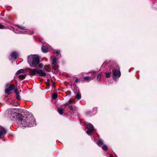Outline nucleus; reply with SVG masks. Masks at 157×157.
<instances>
[{
	"mask_svg": "<svg viewBox=\"0 0 157 157\" xmlns=\"http://www.w3.org/2000/svg\"><path fill=\"white\" fill-rule=\"evenodd\" d=\"M17 122L19 125L24 127H32L36 124L35 120L32 115L18 117Z\"/></svg>",
	"mask_w": 157,
	"mask_h": 157,
	"instance_id": "obj_1",
	"label": "nucleus"
},
{
	"mask_svg": "<svg viewBox=\"0 0 157 157\" xmlns=\"http://www.w3.org/2000/svg\"><path fill=\"white\" fill-rule=\"evenodd\" d=\"M28 62L29 66L33 67H36L40 62L39 56L36 55H30L28 56Z\"/></svg>",
	"mask_w": 157,
	"mask_h": 157,
	"instance_id": "obj_2",
	"label": "nucleus"
},
{
	"mask_svg": "<svg viewBox=\"0 0 157 157\" xmlns=\"http://www.w3.org/2000/svg\"><path fill=\"white\" fill-rule=\"evenodd\" d=\"M113 78L115 81H117V78L120 77L121 73L120 69L118 66L114 67L112 70Z\"/></svg>",
	"mask_w": 157,
	"mask_h": 157,
	"instance_id": "obj_3",
	"label": "nucleus"
},
{
	"mask_svg": "<svg viewBox=\"0 0 157 157\" xmlns=\"http://www.w3.org/2000/svg\"><path fill=\"white\" fill-rule=\"evenodd\" d=\"M17 29L15 31V32L17 33H20L22 32H25V33L31 34L32 32L30 30L25 29V27L21 26L20 25H17Z\"/></svg>",
	"mask_w": 157,
	"mask_h": 157,
	"instance_id": "obj_4",
	"label": "nucleus"
},
{
	"mask_svg": "<svg viewBox=\"0 0 157 157\" xmlns=\"http://www.w3.org/2000/svg\"><path fill=\"white\" fill-rule=\"evenodd\" d=\"M85 125L87 129L86 132L89 135H90L93 132H95V130L94 127L91 123H86Z\"/></svg>",
	"mask_w": 157,
	"mask_h": 157,
	"instance_id": "obj_5",
	"label": "nucleus"
},
{
	"mask_svg": "<svg viewBox=\"0 0 157 157\" xmlns=\"http://www.w3.org/2000/svg\"><path fill=\"white\" fill-rule=\"evenodd\" d=\"M15 85L14 84L10 85L8 88H6L5 90V92L8 94H10V92L14 89L15 88Z\"/></svg>",
	"mask_w": 157,
	"mask_h": 157,
	"instance_id": "obj_6",
	"label": "nucleus"
},
{
	"mask_svg": "<svg viewBox=\"0 0 157 157\" xmlns=\"http://www.w3.org/2000/svg\"><path fill=\"white\" fill-rule=\"evenodd\" d=\"M28 69L29 71V74L31 75H34L36 74H37L38 70L36 69H32L31 68H28Z\"/></svg>",
	"mask_w": 157,
	"mask_h": 157,
	"instance_id": "obj_7",
	"label": "nucleus"
},
{
	"mask_svg": "<svg viewBox=\"0 0 157 157\" xmlns=\"http://www.w3.org/2000/svg\"><path fill=\"white\" fill-rule=\"evenodd\" d=\"M52 61V68L53 69L55 70V66L56 64L57 63L56 58L54 57L51 56V57Z\"/></svg>",
	"mask_w": 157,
	"mask_h": 157,
	"instance_id": "obj_8",
	"label": "nucleus"
},
{
	"mask_svg": "<svg viewBox=\"0 0 157 157\" xmlns=\"http://www.w3.org/2000/svg\"><path fill=\"white\" fill-rule=\"evenodd\" d=\"M6 129L0 125V139L6 133Z\"/></svg>",
	"mask_w": 157,
	"mask_h": 157,
	"instance_id": "obj_9",
	"label": "nucleus"
},
{
	"mask_svg": "<svg viewBox=\"0 0 157 157\" xmlns=\"http://www.w3.org/2000/svg\"><path fill=\"white\" fill-rule=\"evenodd\" d=\"M14 92L16 94V97L17 98V99L20 100L21 97L19 95V92H21V90H20V92H19L18 90L17 89V88H16L14 89Z\"/></svg>",
	"mask_w": 157,
	"mask_h": 157,
	"instance_id": "obj_10",
	"label": "nucleus"
},
{
	"mask_svg": "<svg viewBox=\"0 0 157 157\" xmlns=\"http://www.w3.org/2000/svg\"><path fill=\"white\" fill-rule=\"evenodd\" d=\"M37 74L40 76H45L46 75V73L41 69L38 70Z\"/></svg>",
	"mask_w": 157,
	"mask_h": 157,
	"instance_id": "obj_11",
	"label": "nucleus"
},
{
	"mask_svg": "<svg viewBox=\"0 0 157 157\" xmlns=\"http://www.w3.org/2000/svg\"><path fill=\"white\" fill-rule=\"evenodd\" d=\"M18 56V54L16 52H13L11 54V57L12 59H16Z\"/></svg>",
	"mask_w": 157,
	"mask_h": 157,
	"instance_id": "obj_12",
	"label": "nucleus"
},
{
	"mask_svg": "<svg viewBox=\"0 0 157 157\" xmlns=\"http://www.w3.org/2000/svg\"><path fill=\"white\" fill-rule=\"evenodd\" d=\"M69 109L71 110V114H74L76 112V108L75 106H73L72 105H70L69 106Z\"/></svg>",
	"mask_w": 157,
	"mask_h": 157,
	"instance_id": "obj_13",
	"label": "nucleus"
},
{
	"mask_svg": "<svg viewBox=\"0 0 157 157\" xmlns=\"http://www.w3.org/2000/svg\"><path fill=\"white\" fill-rule=\"evenodd\" d=\"M12 110L11 109H8L6 112V114L9 117H11V115L13 114L12 112Z\"/></svg>",
	"mask_w": 157,
	"mask_h": 157,
	"instance_id": "obj_14",
	"label": "nucleus"
},
{
	"mask_svg": "<svg viewBox=\"0 0 157 157\" xmlns=\"http://www.w3.org/2000/svg\"><path fill=\"white\" fill-rule=\"evenodd\" d=\"M97 144L98 146L101 147L102 145H103V141L101 139H99Z\"/></svg>",
	"mask_w": 157,
	"mask_h": 157,
	"instance_id": "obj_15",
	"label": "nucleus"
},
{
	"mask_svg": "<svg viewBox=\"0 0 157 157\" xmlns=\"http://www.w3.org/2000/svg\"><path fill=\"white\" fill-rule=\"evenodd\" d=\"M54 52L55 54L57 55V56L59 57H60L61 56V55L60 54V51L58 50H55L54 51Z\"/></svg>",
	"mask_w": 157,
	"mask_h": 157,
	"instance_id": "obj_16",
	"label": "nucleus"
},
{
	"mask_svg": "<svg viewBox=\"0 0 157 157\" xmlns=\"http://www.w3.org/2000/svg\"><path fill=\"white\" fill-rule=\"evenodd\" d=\"M41 49L42 52L44 53H46L48 52V49L45 46H43Z\"/></svg>",
	"mask_w": 157,
	"mask_h": 157,
	"instance_id": "obj_17",
	"label": "nucleus"
},
{
	"mask_svg": "<svg viewBox=\"0 0 157 157\" xmlns=\"http://www.w3.org/2000/svg\"><path fill=\"white\" fill-rule=\"evenodd\" d=\"M81 97V94L79 92H78L76 94L75 98L78 99H80Z\"/></svg>",
	"mask_w": 157,
	"mask_h": 157,
	"instance_id": "obj_18",
	"label": "nucleus"
},
{
	"mask_svg": "<svg viewBox=\"0 0 157 157\" xmlns=\"http://www.w3.org/2000/svg\"><path fill=\"white\" fill-rule=\"evenodd\" d=\"M24 71V70L23 69H21L18 70L16 72V75H19V74L20 73H22Z\"/></svg>",
	"mask_w": 157,
	"mask_h": 157,
	"instance_id": "obj_19",
	"label": "nucleus"
},
{
	"mask_svg": "<svg viewBox=\"0 0 157 157\" xmlns=\"http://www.w3.org/2000/svg\"><path fill=\"white\" fill-rule=\"evenodd\" d=\"M84 79L85 80L88 81H90L92 79L91 77L89 76H86L84 77Z\"/></svg>",
	"mask_w": 157,
	"mask_h": 157,
	"instance_id": "obj_20",
	"label": "nucleus"
},
{
	"mask_svg": "<svg viewBox=\"0 0 157 157\" xmlns=\"http://www.w3.org/2000/svg\"><path fill=\"white\" fill-rule=\"evenodd\" d=\"M102 149L105 151H106L108 149V147L107 146L103 145V146L102 147Z\"/></svg>",
	"mask_w": 157,
	"mask_h": 157,
	"instance_id": "obj_21",
	"label": "nucleus"
},
{
	"mask_svg": "<svg viewBox=\"0 0 157 157\" xmlns=\"http://www.w3.org/2000/svg\"><path fill=\"white\" fill-rule=\"evenodd\" d=\"M111 74V72H106L105 73V77L107 78H108L110 77Z\"/></svg>",
	"mask_w": 157,
	"mask_h": 157,
	"instance_id": "obj_22",
	"label": "nucleus"
},
{
	"mask_svg": "<svg viewBox=\"0 0 157 157\" xmlns=\"http://www.w3.org/2000/svg\"><path fill=\"white\" fill-rule=\"evenodd\" d=\"M26 76V75H20L19 76V78H21V79H24L25 78Z\"/></svg>",
	"mask_w": 157,
	"mask_h": 157,
	"instance_id": "obj_23",
	"label": "nucleus"
},
{
	"mask_svg": "<svg viewBox=\"0 0 157 157\" xmlns=\"http://www.w3.org/2000/svg\"><path fill=\"white\" fill-rule=\"evenodd\" d=\"M11 109L12 110V112L13 114L14 113H16L18 111V109L16 108H11Z\"/></svg>",
	"mask_w": 157,
	"mask_h": 157,
	"instance_id": "obj_24",
	"label": "nucleus"
},
{
	"mask_svg": "<svg viewBox=\"0 0 157 157\" xmlns=\"http://www.w3.org/2000/svg\"><path fill=\"white\" fill-rule=\"evenodd\" d=\"M57 111L60 114H62L63 113V111L62 109H60L58 108Z\"/></svg>",
	"mask_w": 157,
	"mask_h": 157,
	"instance_id": "obj_25",
	"label": "nucleus"
},
{
	"mask_svg": "<svg viewBox=\"0 0 157 157\" xmlns=\"http://www.w3.org/2000/svg\"><path fill=\"white\" fill-rule=\"evenodd\" d=\"M101 74H99L98 75L97 80L98 81H99L101 80Z\"/></svg>",
	"mask_w": 157,
	"mask_h": 157,
	"instance_id": "obj_26",
	"label": "nucleus"
},
{
	"mask_svg": "<svg viewBox=\"0 0 157 157\" xmlns=\"http://www.w3.org/2000/svg\"><path fill=\"white\" fill-rule=\"evenodd\" d=\"M72 102V101L71 100H70L68 101L65 103V105H70Z\"/></svg>",
	"mask_w": 157,
	"mask_h": 157,
	"instance_id": "obj_27",
	"label": "nucleus"
},
{
	"mask_svg": "<svg viewBox=\"0 0 157 157\" xmlns=\"http://www.w3.org/2000/svg\"><path fill=\"white\" fill-rule=\"evenodd\" d=\"M58 95L56 94H54L52 95V98L54 99H56Z\"/></svg>",
	"mask_w": 157,
	"mask_h": 157,
	"instance_id": "obj_28",
	"label": "nucleus"
},
{
	"mask_svg": "<svg viewBox=\"0 0 157 157\" xmlns=\"http://www.w3.org/2000/svg\"><path fill=\"white\" fill-rule=\"evenodd\" d=\"M96 71H92V75L94 76L93 78H92V79H93V78L95 76V75H96Z\"/></svg>",
	"mask_w": 157,
	"mask_h": 157,
	"instance_id": "obj_29",
	"label": "nucleus"
},
{
	"mask_svg": "<svg viewBox=\"0 0 157 157\" xmlns=\"http://www.w3.org/2000/svg\"><path fill=\"white\" fill-rule=\"evenodd\" d=\"M5 27L2 25L0 24V29H4Z\"/></svg>",
	"mask_w": 157,
	"mask_h": 157,
	"instance_id": "obj_30",
	"label": "nucleus"
},
{
	"mask_svg": "<svg viewBox=\"0 0 157 157\" xmlns=\"http://www.w3.org/2000/svg\"><path fill=\"white\" fill-rule=\"evenodd\" d=\"M79 80L78 79H76L75 81V83H78L79 82Z\"/></svg>",
	"mask_w": 157,
	"mask_h": 157,
	"instance_id": "obj_31",
	"label": "nucleus"
},
{
	"mask_svg": "<svg viewBox=\"0 0 157 157\" xmlns=\"http://www.w3.org/2000/svg\"><path fill=\"white\" fill-rule=\"evenodd\" d=\"M43 64H41V63L40 64H39V66L40 67H41V68H42V67H43Z\"/></svg>",
	"mask_w": 157,
	"mask_h": 157,
	"instance_id": "obj_32",
	"label": "nucleus"
},
{
	"mask_svg": "<svg viewBox=\"0 0 157 157\" xmlns=\"http://www.w3.org/2000/svg\"><path fill=\"white\" fill-rule=\"evenodd\" d=\"M44 67L45 68L46 71H47L48 70L47 69L48 68V66H46Z\"/></svg>",
	"mask_w": 157,
	"mask_h": 157,
	"instance_id": "obj_33",
	"label": "nucleus"
},
{
	"mask_svg": "<svg viewBox=\"0 0 157 157\" xmlns=\"http://www.w3.org/2000/svg\"><path fill=\"white\" fill-rule=\"evenodd\" d=\"M55 87H56V86H55V85H53V88H55Z\"/></svg>",
	"mask_w": 157,
	"mask_h": 157,
	"instance_id": "obj_34",
	"label": "nucleus"
},
{
	"mask_svg": "<svg viewBox=\"0 0 157 157\" xmlns=\"http://www.w3.org/2000/svg\"><path fill=\"white\" fill-rule=\"evenodd\" d=\"M110 157H113V156L112 155H110Z\"/></svg>",
	"mask_w": 157,
	"mask_h": 157,
	"instance_id": "obj_35",
	"label": "nucleus"
}]
</instances>
